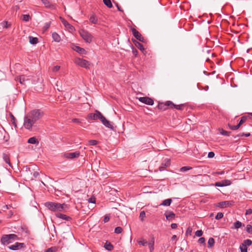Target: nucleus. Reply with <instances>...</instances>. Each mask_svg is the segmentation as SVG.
<instances>
[{
	"instance_id": "obj_13",
	"label": "nucleus",
	"mask_w": 252,
	"mask_h": 252,
	"mask_svg": "<svg viewBox=\"0 0 252 252\" xmlns=\"http://www.w3.org/2000/svg\"><path fill=\"white\" fill-rule=\"evenodd\" d=\"M60 19L61 20V21L63 23V24L64 25V26L70 31H73L74 29V27L71 25L67 21H66L62 17H60Z\"/></svg>"
},
{
	"instance_id": "obj_57",
	"label": "nucleus",
	"mask_w": 252,
	"mask_h": 252,
	"mask_svg": "<svg viewBox=\"0 0 252 252\" xmlns=\"http://www.w3.org/2000/svg\"><path fill=\"white\" fill-rule=\"evenodd\" d=\"M138 243L142 246H145L147 244V241L145 240L139 241Z\"/></svg>"
},
{
	"instance_id": "obj_4",
	"label": "nucleus",
	"mask_w": 252,
	"mask_h": 252,
	"mask_svg": "<svg viewBox=\"0 0 252 252\" xmlns=\"http://www.w3.org/2000/svg\"><path fill=\"white\" fill-rule=\"evenodd\" d=\"M79 34L86 42L90 43L92 41L93 36L88 31L83 29L80 30L79 31Z\"/></svg>"
},
{
	"instance_id": "obj_53",
	"label": "nucleus",
	"mask_w": 252,
	"mask_h": 252,
	"mask_svg": "<svg viewBox=\"0 0 252 252\" xmlns=\"http://www.w3.org/2000/svg\"><path fill=\"white\" fill-rule=\"evenodd\" d=\"M80 66L82 67L85 68L86 69H89L90 68L89 65L90 64H79Z\"/></svg>"
},
{
	"instance_id": "obj_50",
	"label": "nucleus",
	"mask_w": 252,
	"mask_h": 252,
	"mask_svg": "<svg viewBox=\"0 0 252 252\" xmlns=\"http://www.w3.org/2000/svg\"><path fill=\"white\" fill-rule=\"evenodd\" d=\"M50 25H51V22H47L45 24V25L43 27L44 28V31H46L48 29H49V28L50 27Z\"/></svg>"
},
{
	"instance_id": "obj_41",
	"label": "nucleus",
	"mask_w": 252,
	"mask_h": 252,
	"mask_svg": "<svg viewBox=\"0 0 252 252\" xmlns=\"http://www.w3.org/2000/svg\"><path fill=\"white\" fill-rule=\"evenodd\" d=\"M246 231L248 233L252 234V226L251 224L247 225Z\"/></svg>"
},
{
	"instance_id": "obj_64",
	"label": "nucleus",
	"mask_w": 252,
	"mask_h": 252,
	"mask_svg": "<svg viewBox=\"0 0 252 252\" xmlns=\"http://www.w3.org/2000/svg\"><path fill=\"white\" fill-rule=\"evenodd\" d=\"M224 173V171H218V172H216V174H218V175H222Z\"/></svg>"
},
{
	"instance_id": "obj_40",
	"label": "nucleus",
	"mask_w": 252,
	"mask_h": 252,
	"mask_svg": "<svg viewBox=\"0 0 252 252\" xmlns=\"http://www.w3.org/2000/svg\"><path fill=\"white\" fill-rule=\"evenodd\" d=\"M116 66L114 65H113V71L117 72L119 71L118 68H120V67L122 66L121 64H115Z\"/></svg>"
},
{
	"instance_id": "obj_23",
	"label": "nucleus",
	"mask_w": 252,
	"mask_h": 252,
	"mask_svg": "<svg viewBox=\"0 0 252 252\" xmlns=\"http://www.w3.org/2000/svg\"><path fill=\"white\" fill-rule=\"evenodd\" d=\"M28 143L37 145L39 143V141L35 137H32L28 139Z\"/></svg>"
},
{
	"instance_id": "obj_19",
	"label": "nucleus",
	"mask_w": 252,
	"mask_h": 252,
	"mask_svg": "<svg viewBox=\"0 0 252 252\" xmlns=\"http://www.w3.org/2000/svg\"><path fill=\"white\" fill-rule=\"evenodd\" d=\"M186 106V104H182L180 105H176L172 102V105H171L170 108H176L177 110H183V108Z\"/></svg>"
},
{
	"instance_id": "obj_14",
	"label": "nucleus",
	"mask_w": 252,
	"mask_h": 252,
	"mask_svg": "<svg viewBox=\"0 0 252 252\" xmlns=\"http://www.w3.org/2000/svg\"><path fill=\"white\" fill-rule=\"evenodd\" d=\"M164 215L166 219L169 221L172 220L175 218V214L173 212L170 211H166Z\"/></svg>"
},
{
	"instance_id": "obj_37",
	"label": "nucleus",
	"mask_w": 252,
	"mask_h": 252,
	"mask_svg": "<svg viewBox=\"0 0 252 252\" xmlns=\"http://www.w3.org/2000/svg\"><path fill=\"white\" fill-rule=\"evenodd\" d=\"M0 25H1L3 28H8L10 27V24H8L7 21H5L1 22Z\"/></svg>"
},
{
	"instance_id": "obj_6",
	"label": "nucleus",
	"mask_w": 252,
	"mask_h": 252,
	"mask_svg": "<svg viewBox=\"0 0 252 252\" xmlns=\"http://www.w3.org/2000/svg\"><path fill=\"white\" fill-rule=\"evenodd\" d=\"M171 105H172L171 101L169 100L165 102H159L157 107L160 110L165 111L168 108H170Z\"/></svg>"
},
{
	"instance_id": "obj_47",
	"label": "nucleus",
	"mask_w": 252,
	"mask_h": 252,
	"mask_svg": "<svg viewBox=\"0 0 252 252\" xmlns=\"http://www.w3.org/2000/svg\"><path fill=\"white\" fill-rule=\"evenodd\" d=\"M30 15L28 14L23 15L22 20L24 21H28L29 20Z\"/></svg>"
},
{
	"instance_id": "obj_49",
	"label": "nucleus",
	"mask_w": 252,
	"mask_h": 252,
	"mask_svg": "<svg viewBox=\"0 0 252 252\" xmlns=\"http://www.w3.org/2000/svg\"><path fill=\"white\" fill-rule=\"evenodd\" d=\"M203 234V231L201 230H197L195 232V235L197 237H201Z\"/></svg>"
},
{
	"instance_id": "obj_56",
	"label": "nucleus",
	"mask_w": 252,
	"mask_h": 252,
	"mask_svg": "<svg viewBox=\"0 0 252 252\" xmlns=\"http://www.w3.org/2000/svg\"><path fill=\"white\" fill-rule=\"evenodd\" d=\"M215 156V153L213 152H210L208 153V157L209 158H212Z\"/></svg>"
},
{
	"instance_id": "obj_63",
	"label": "nucleus",
	"mask_w": 252,
	"mask_h": 252,
	"mask_svg": "<svg viewBox=\"0 0 252 252\" xmlns=\"http://www.w3.org/2000/svg\"><path fill=\"white\" fill-rule=\"evenodd\" d=\"M132 52H133V54L135 56H136L137 55V53H138L137 50L136 49L134 48H132Z\"/></svg>"
},
{
	"instance_id": "obj_33",
	"label": "nucleus",
	"mask_w": 252,
	"mask_h": 252,
	"mask_svg": "<svg viewBox=\"0 0 252 252\" xmlns=\"http://www.w3.org/2000/svg\"><path fill=\"white\" fill-rule=\"evenodd\" d=\"M215 244V240L213 238H210L208 241V248H212Z\"/></svg>"
},
{
	"instance_id": "obj_38",
	"label": "nucleus",
	"mask_w": 252,
	"mask_h": 252,
	"mask_svg": "<svg viewBox=\"0 0 252 252\" xmlns=\"http://www.w3.org/2000/svg\"><path fill=\"white\" fill-rule=\"evenodd\" d=\"M220 130V134L224 136H228L230 135V133H231L230 131H226L223 130V129H221Z\"/></svg>"
},
{
	"instance_id": "obj_46",
	"label": "nucleus",
	"mask_w": 252,
	"mask_h": 252,
	"mask_svg": "<svg viewBox=\"0 0 252 252\" xmlns=\"http://www.w3.org/2000/svg\"><path fill=\"white\" fill-rule=\"evenodd\" d=\"M145 217V212L144 211H142L140 212L139 215V218L141 220L143 221L144 220V218Z\"/></svg>"
},
{
	"instance_id": "obj_39",
	"label": "nucleus",
	"mask_w": 252,
	"mask_h": 252,
	"mask_svg": "<svg viewBox=\"0 0 252 252\" xmlns=\"http://www.w3.org/2000/svg\"><path fill=\"white\" fill-rule=\"evenodd\" d=\"M57 248L56 247H52L47 249L44 252H56Z\"/></svg>"
},
{
	"instance_id": "obj_26",
	"label": "nucleus",
	"mask_w": 252,
	"mask_h": 252,
	"mask_svg": "<svg viewBox=\"0 0 252 252\" xmlns=\"http://www.w3.org/2000/svg\"><path fill=\"white\" fill-rule=\"evenodd\" d=\"M89 20L91 23L94 24H98V19L95 15L91 16Z\"/></svg>"
},
{
	"instance_id": "obj_60",
	"label": "nucleus",
	"mask_w": 252,
	"mask_h": 252,
	"mask_svg": "<svg viewBox=\"0 0 252 252\" xmlns=\"http://www.w3.org/2000/svg\"><path fill=\"white\" fill-rule=\"evenodd\" d=\"M72 122L74 123H80V120L78 119H73L72 120Z\"/></svg>"
},
{
	"instance_id": "obj_21",
	"label": "nucleus",
	"mask_w": 252,
	"mask_h": 252,
	"mask_svg": "<svg viewBox=\"0 0 252 252\" xmlns=\"http://www.w3.org/2000/svg\"><path fill=\"white\" fill-rule=\"evenodd\" d=\"M132 41L134 44L135 46L139 49L141 51H144V48L142 44L140 43L139 42L137 41L136 39H132Z\"/></svg>"
},
{
	"instance_id": "obj_1",
	"label": "nucleus",
	"mask_w": 252,
	"mask_h": 252,
	"mask_svg": "<svg viewBox=\"0 0 252 252\" xmlns=\"http://www.w3.org/2000/svg\"><path fill=\"white\" fill-rule=\"evenodd\" d=\"M43 116V112L39 109H34L29 112L24 117V126L31 130L35 123Z\"/></svg>"
},
{
	"instance_id": "obj_48",
	"label": "nucleus",
	"mask_w": 252,
	"mask_h": 252,
	"mask_svg": "<svg viewBox=\"0 0 252 252\" xmlns=\"http://www.w3.org/2000/svg\"><path fill=\"white\" fill-rule=\"evenodd\" d=\"M17 80L19 81L21 84H24L25 78L23 76H20L17 78Z\"/></svg>"
},
{
	"instance_id": "obj_45",
	"label": "nucleus",
	"mask_w": 252,
	"mask_h": 252,
	"mask_svg": "<svg viewBox=\"0 0 252 252\" xmlns=\"http://www.w3.org/2000/svg\"><path fill=\"white\" fill-rule=\"evenodd\" d=\"M223 216V214L222 213L219 212V213H217V215L215 217V219L216 220H220V219L222 218Z\"/></svg>"
},
{
	"instance_id": "obj_22",
	"label": "nucleus",
	"mask_w": 252,
	"mask_h": 252,
	"mask_svg": "<svg viewBox=\"0 0 252 252\" xmlns=\"http://www.w3.org/2000/svg\"><path fill=\"white\" fill-rule=\"evenodd\" d=\"M214 54L212 53L211 57H208L205 58V61L207 62H211L212 63H219V61H216L215 60V58L214 57Z\"/></svg>"
},
{
	"instance_id": "obj_54",
	"label": "nucleus",
	"mask_w": 252,
	"mask_h": 252,
	"mask_svg": "<svg viewBox=\"0 0 252 252\" xmlns=\"http://www.w3.org/2000/svg\"><path fill=\"white\" fill-rule=\"evenodd\" d=\"M11 118H12L11 121L12 122V124L16 127V123H15L16 119H15V118L14 117V116L13 115L11 114Z\"/></svg>"
},
{
	"instance_id": "obj_11",
	"label": "nucleus",
	"mask_w": 252,
	"mask_h": 252,
	"mask_svg": "<svg viewBox=\"0 0 252 252\" xmlns=\"http://www.w3.org/2000/svg\"><path fill=\"white\" fill-rule=\"evenodd\" d=\"M80 156L79 152H75L74 153H67L64 154V157L67 158L72 159L78 158Z\"/></svg>"
},
{
	"instance_id": "obj_3",
	"label": "nucleus",
	"mask_w": 252,
	"mask_h": 252,
	"mask_svg": "<svg viewBox=\"0 0 252 252\" xmlns=\"http://www.w3.org/2000/svg\"><path fill=\"white\" fill-rule=\"evenodd\" d=\"M18 236L14 234L3 235L1 238V243L4 245L10 243L11 240H18Z\"/></svg>"
},
{
	"instance_id": "obj_44",
	"label": "nucleus",
	"mask_w": 252,
	"mask_h": 252,
	"mask_svg": "<svg viewBox=\"0 0 252 252\" xmlns=\"http://www.w3.org/2000/svg\"><path fill=\"white\" fill-rule=\"evenodd\" d=\"M240 249L241 252H247V251H248L247 247L243 246L242 244L240 246Z\"/></svg>"
},
{
	"instance_id": "obj_29",
	"label": "nucleus",
	"mask_w": 252,
	"mask_h": 252,
	"mask_svg": "<svg viewBox=\"0 0 252 252\" xmlns=\"http://www.w3.org/2000/svg\"><path fill=\"white\" fill-rule=\"evenodd\" d=\"M41 1L44 4V5L48 8H53L54 7V5L50 3V1L48 0H41Z\"/></svg>"
},
{
	"instance_id": "obj_62",
	"label": "nucleus",
	"mask_w": 252,
	"mask_h": 252,
	"mask_svg": "<svg viewBox=\"0 0 252 252\" xmlns=\"http://www.w3.org/2000/svg\"><path fill=\"white\" fill-rule=\"evenodd\" d=\"M171 227L172 229H176L177 227V224L176 223H172Z\"/></svg>"
},
{
	"instance_id": "obj_9",
	"label": "nucleus",
	"mask_w": 252,
	"mask_h": 252,
	"mask_svg": "<svg viewBox=\"0 0 252 252\" xmlns=\"http://www.w3.org/2000/svg\"><path fill=\"white\" fill-rule=\"evenodd\" d=\"M138 99L140 102L149 105H152L154 103L153 99L148 96L140 97Z\"/></svg>"
},
{
	"instance_id": "obj_42",
	"label": "nucleus",
	"mask_w": 252,
	"mask_h": 252,
	"mask_svg": "<svg viewBox=\"0 0 252 252\" xmlns=\"http://www.w3.org/2000/svg\"><path fill=\"white\" fill-rule=\"evenodd\" d=\"M191 168L192 167L190 166H184L180 168V171L185 172L191 169Z\"/></svg>"
},
{
	"instance_id": "obj_12",
	"label": "nucleus",
	"mask_w": 252,
	"mask_h": 252,
	"mask_svg": "<svg viewBox=\"0 0 252 252\" xmlns=\"http://www.w3.org/2000/svg\"><path fill=\"white\" fill-rule=\"evenodd\" d=\"M231 184V181L228 180H224L221 182H216L215 183V185L216 187H222L230 185Z\"/></svg>"
},
{
	"instance_id": "obj_18",
	"label": "nucleus",
	"mask_w": 252,
	"mask_h": 252,
	"mask_svg": "<svg viewBox=\"0 0 252 252\" xmlns=\"http://www.w3.org/2000/svg\"><path fill=\"white\" fill-rule=\"evenodd\" d=\"M56 216L57 218L62 219L63 220H69L71 219V218L70 217L67 216L66 215H64L59 213H57L56 214Z\"/></svg>"
},
{
	"instance_id": "obj_7",
	"label": "nucleus",
	"mask_w": 252,
	"mask_h": 252,
	"mask_svg": "<svg viewBox=\"0 0 252 252\" xmlns=\"http://www.w3.org/2000/svg\"><path fill=\"white\" fill-rule=\"evenodd\" d=\"M25 247L26 245L24 243L16 242L14 244L8 246L7 248L10 250L15 251L24 248Z\"/></svg>"
},
{
	"instance_id": "obj_27",
	"label": "nucleus",
	"mask_w": 252,
	"mask_h": 252,
	"mask_svg": "<svg viewBox=\"0 0 252 252\" xmlns=\"http://www.w3.org/2000/svg\"><path fill=\"white\" fill-rule=\"evenodd\" d=\"M172 201V200L171 198L163 200L160 205L165 206H169L170 205Z\"/></svg>"
},
{
	"instance_id": "obj_43",
	"label": "nucleus",
	"mask_w": 252,
	"mask_h": 252,
	"mask_svg": "<svg viewBox=\"0 0 252 252\" xmlns=\"http://www.w3.org/2000/svg\"><path fill=\"white\" fill-rule=\"evenodd\" d=\"M122 231H123V229L120 226H118V227H116L115 229V233H116L117 234L121 233L122 232Z\"/></svg>"
},
{
	"instance_id": "obj_20",
	"label": "nucleus",
	"mask_w": 252,
	"mask_h": 252,
	"mask_svg": "<svg viewBox=\"0 0 252 252\" xmlns=\"http://www.w3.org/2000/svg\"><path fill=\"white\" fill-rule=\"evenodd\" d=\"M244 226V224H243L239 220H237L234 223L233 226H231V228L232 229H238L240 228L241 226Z\"/></svg>"
},
{
	"instance_id": "obj_8",
	"label": "nucleus",
	"mask_w": 252,
	"mask_h": 252,
	"mask_svg": "<svg viewBox=\"0 0 252 252\" xmlns=\"http://www.w3.org/2000/svg\"><path fill=\"white\" fill-rule=\"evenodd\" d=\"M99 116H100V121L103 124L104 126H105L106 127L111 129H113V126L111 124V122L109 121H108L106 118L102 115V114H99Z\"/></svg>"
},
{
	"instance_id": "obj_32",
	"label": "nucleus",
	"mask_w": 252,
	"mask_h": 252,
	"mask_svg": "<svg viewBox=\"0 0 252 252\" xmlns=\"http://www.w3.org/2000/svg\"><path fill=\"white\" fill-rule=\"evenodd\" d=\"M104 4L108 8H110L113 7L111 0H103Z\"/></svg>"
},
{
	"instance_id": "obj_25",
	"label": "nucleus",
	"mask_w": 252,
	"mask_h": 252,
	"mask_svg": "<svg viewBox=\"0 0 252 252\" xmlns=\"http://www.w3.org/2000/svg\"><path fill=\"white\" fill-rule=\"evenodd\" d=\"M73 49L80 54H84L85 53V50L84 48H82L79 46H75Z\"/></svg>"
},
{
	"instance_id": "obj_24",
	"label": "nucleus",
	"mask_w": 252,
	"mask_h": 252,
	"mask_svg": "<svg viewBox=\"0 0 252 252\" xmlns=\"http://www.w3.org/2000/svg\"><path fill=\"white\" fill-rule=\"evenodd\" d=\"M38 41V39L37 37H34L32 36H29V42L31 44H36Z\"/></svg>"
},
{
	"instance_id": "obj_59",
	"label": "nucleus",
	"mask_w": 252,
	"mask_h": 252,
	"mask_svg": "<svg viewBox=\"0 0 252 252\" xmlns=\"http://www.w3.org/2000/svg\"><path fill=\"white\" fill-rule=\"evenodd\" d=\"M88 201L92 203H95V198L91 197L88 199Z\"/></svg>"
},
{
	"instance_id": "obj_61",
	"label": "nucleus",
	"mask_w": 252,
	"mask_h": 252,
	"mask_svg": "<svg viewBox=\"0 0 252 252\" xmlns=\"http://www.w3.org/2000/svg\"><path fill=\"white\" fill-rule=\"evenodd\" d=\"M115 5L116 6V7H117L118 8V10L120 11H123V10H122V9L121 8V7L119 6V5L118 4V3H115Z\"/></svg>"
},
{
	"instance_id": "obj_58",
	"label": "nucleus",
	"mask_w": 252,
	"mask_h": 252,
	"mask_svg": "<svg viewBox=\"0 0 252 252\" xmlns=\"http://www.w3.org/2000/svg\"><path fill=\"white\" fill-rule=\"evenodd\" d=\"M110 220L109 217L108 216H105L103 219L104 222L106 223L108 222Z\"/></svg>"
},
{
	"instance_id": "obj_55",
	"label": "nucleus",
	"mask_w": 252,
	"mask_h": 252,
	"mask_svg": "<svg viewBox=\"0 0 252 252\" xmlns=\"http://www.w3.org/2000/svg\"><path fill=\"white\" fill-rule=\"evenodd\" d=\"M60 66L56 65L52 68V71L53 72H56V71H58L60 69Z\"/></svg>"
},
{
	"instance_id": "obj_15",
	"label": "nucleus",
	"mask_w": 252,
	"mask_h": 252,
	"mask_svg": "<svg viewBox=\"0 0 252 252\" xmlns=\"http://www.w3.org/2000/svg\"><path fill=\"white\" fill-rule=\"evenodd\" d=\"M170 164V160L168 158L165 159L164 162L161 163L160 166L159 167V170L160 171H162L164 168L168 167Z\"/></svg>"
},
{
	"instance_id": "obj_51",
	"label": "nucleus",
	"mask_w": 252,
	"mask_h": 252,
	"mask_svg": "<svg viewBox=\"0 0 252 252\" xmlns=\"http://www.w3.org/2000/svg\"><path fill=\"white\" fill-rule=\"evenodd\" d=\"M205 239L204 237H201L198 239V242L199 244H203L204 245H205Z\"/></svg>"
},
{
	"instance_id": "obj_35",
	"label": "nucleus",
	"mask_w": 252,
	"mask_h": 252,
	"mask_svg": "<svg viewBox=\"0 0 252 252\" xmlns=\"http://www.w3.org/2000/svg\"><path fill=\"white\" fill-rule=\"evenodd\" d=\"M250 135H251V133H249H249H246L243 132V133H240L239 134H237V135L234 136V137L235 138H236L237 137H242V136H245L246 137H249Z\"/></svg>"
},
{
	"instance_id": "obj_30",
	"label": "nucleus",
	"mask_w": 252,
	"mask_h": 252,
	"mask_svg": "<svg viewBox=\"0 0 252 252\" xmlns=\"http://www.w3.org/2000/svg\"><path fill=\"white\" fill-rule=\"evenodd\" d=\"M252 244V241L250 239L245 240L242 243V245L244 247L250 246Z\"/></svg>"
},
{
	"instance_id": "obj_28",
	"label": "nucleus",
	"mask_w": 252,
	"mask_h": 252,
	"mask_svg": "<svg viewBox=\"0 0 252 252\" xmlns=\"http://www.w3.org/2000/svg\"><path fill=\"white\" fill-rule=\"evenodd\" d=\"M52 37L54 40L56 42H60L61 40V37L60 35L56 32H53L52 33Z\"/></svg>"
},
{
	"instance_id": "obj_10",
	"label": "nucleus",
	"mask_w": 252,
	"mask_h": 252,
	"mask_svg": "<svg viewBox=\"0 0 252 252\" xmlns=\"http://www.w3.org/2000/svg\"><path fill=\"white\" fill-rule=\"evenodd\" d=\"M99 114H102L99 111L96 110L94 113H90L88 115V118L89 119L96 120L97 119H100V116Z\"/></svg>"
},
{
	"instance_id": "obj_16",
	"label": "nucleus",
	"mask_w": 252,
	"mask_h": 252,
	"mask_svg": "<svg viewBox=\"0 0 252 252\" xmlns=\"http://www.w3.org/2000/svg\"><path fill=\"white\" fill-rule=\"evenodd\" d=\"M232 204V201H222L218 203V206L223 208H225L227 206H229Z\"/></svg>"
},
{
	"instance_id": "obj_31",
	"label": "nucleus",
	"mask_w": 252,
	"mask_h": 252,
	"mask_svg": "<svg viewBox=\"0 0 252 252\" xmlns=\"http://www.w3.org/2000/svg\"><path fill=\"white\" fill-rule=\"evenodd\" d=\"M104 248L106 250L110 251L113 249V246L110 243H107V242L104 245Z\"/></svg>"
},
{
	"instance_id": "obj_34",
	"label": "nucleus",
	"mask_w": 252,
	"mask_h": 252,
	"mask_svg": "<svg viewBox=\"0 0 252 252\" xmlns=\"http://www.w3.org/2000/svg\"><path fill=\"white\" fill-rule=\"evenodd\" d=\"M247 120V117L246 116H242L241 118V119H240V121H239V123H237V125H240V127L241 126L244 124L245 122H246Z\"/></svg>"
},
{
	"instance_id": "obj_52",
	"label": "nucleus",
	"mask_w": 252,
	"mask_h": 252,
	"mask_svg": "<svg viewBox=\"0 0 252 252\" xmlns=\"http://www.w3.org/2000/svg\"><path fill=\"white\" fill-rule=\"evenodd\" d=\"M90 145H95L97 144L98 141L95 140H91L89 141Z\"/></svg>"
},
{
	"instance_id": "obj_5",
	"label": "nucleus",
	"mask_w": 252,
	"mask_h": 252,
	"mask_svg": "<svg viewBox=\"0 0 252 252\" xmlns=\"http://www.w3.org/2000/svg\"><path fill=\"white\" fill-rule=\"evenodd\" d=\"M131 31L132 32L133 36L136 38L137 40L144 43H146L147 42L146 39H145L141 34L137 31L135 28H131Z\"/></svg>"
},
{
	"instance_id": "obj_17",
	"label": "nucleus",
	"mask_w": 252,
	"mask_h": 252,
	"mask_svg": "<svg viewBox=\"0 0 252 252\" xmlns=\"http://www.w3.org/2000/svg\"><path fill=\"white\" fill-rule=\"evenodd\" d=\"M2 158L4 161L5 162V163H7L9 167H12V165L10 162L9 156L6 153H3Z\"/></svg>"
},
{
	"instance_id": "obj_2",
	"label": "nucleus",
	"mask_w": 252,
	"mask_h": 252,
	"mask_svg": "<svg viewBox=\"0 0 252 252\" xmlns=\"http://www.w3.org/2000/svg\"><path fill=\"white\" fill-rule=\"evenodd\" d=\"M44 205L49 210L53 212H61L67 208V205L64 203L60 204L53 202H47L45 203Z\"/></svg>"
},
{
	"instance_id": "obj_36",
	"label": "nucleus",
	"mask_w": 252,
	"mask_h": 252,
	"mask_svg": "<svg viewBox=\"0 0 252 252\" xmlns=\"http://www.w3.org/2000/svg\"><path fill=\"white\" fill-rule=\"evenodd\" d=\"M228 126L229 127V128L232 130H237L238 129H239L240 128V125H236V126H232L231 125H230L229 124H228Z\"/></svg>"
}]
</instances>
